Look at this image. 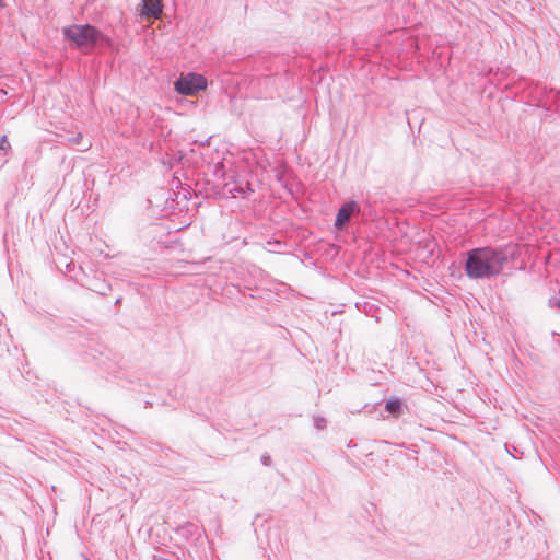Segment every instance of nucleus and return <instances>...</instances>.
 I'll return each mask as SVG.
<instances>
[{
    "label": "nucleus",
    "mask_w": 560,
    "mask_h": 560,
    "mask_svg": "<svg viewBox=\"0 0 560 560\" xmlns=\"http://www.w3.org/2000/svg\"><path fill=\"white\" fill-rule=\"evenodd\" d=\"M508 260L502 247H476L467 252L464 269L469 279H490L502 273Z\"/></svg>",
    "instance_id": "nucleus-1"
},
{
    "label": "nucleus",
    "mask_w": 560,
    "mask_h": 560,
    "mask_svg": "<svg viewBox=\"0 0 560 560\" xmlns=\"http://www.w3.org/2000/svg\"><path fill=\"white\" fill-rule=\"evenodd\" d=\"M62 36L70 47L91 52L95 48H112L113 39L95 25L71 24L62 28Z\"/></svg>",
    "instance_id": "nucleus-2"
},
{
    "label": "nucleus",
    "mask_w": 560,
    "mask_h": 560,
    "mask_svg": "<svg viewBox=\"0 0 560 560\" xmlns=\"http://www.w3.org/2000/svg\"><path fill=\"white\" fill-rule=\"evenodd\" d=\"M207 85V79L202 74L188 72L175 80L174 90L180 95L194 96L199 92L205 91Z\"/></svg>",
    "instance_id": "nucleus-3"
},
{
    "label": "nucleus",
    "mask_w": 560,
    "mask_h": 560,
    "mask_svg": "<svg viewBox=\"0 0 560 560\" xmlns=\"http://www.w3.org/2000/svg\"><path fill=\"white\" fill-rule=\"evenodd\" d=\"M253 191L247 180L231 175L222 187V194L231 198H246Z\"/></svg>",
    "instance_id": "nucleus-4"
},
{
    "label": "nucleus",
    "mask_w": 560,
    "mask_h": 560,
    "mask_svg": "<svg viewBox=\"0 0 560 560\" xmlns=\"http://www.w3.org/2000/svg\"><path fill=\"white\" fill-rule=\"evenodd\" d=\"M361 207L355 200H349L341 205L339 208L336 220L335 228L337 230H343L346 225L349 223L350 219L354 215L360 214Z\"/></svg>",
    "instance_id": "nucleus-5"
},
{
    "label": "nucleus",
    "mask_w": 560,
    "mask_h": 560,
    "mask_svg": "<svg viewBox=\"0 0 560 560\" xmlns=\"http://www.w3.org/2000/svg\"><path fill=\"white\" fill-rule=\"evenodd\" d=\"M175 532L177 536L182 537L185 540H198L202 535V528H200L196 523L192 522H186L183 525H179Z\"/></svg>",
    "instance_id": "nucleus-6"
},
{
    "label": "nucleus",
    "mask_w": 560,
    "mask_h": 560,
    "mask_svg": "<svg viewBox=\"0 0 560 560\" xmlns=\"http://www.w3.org/2000/svg\"><path fill=\"white\" fill-rule=\"evenodd\" d=\"M162 13V4L159 0H142L141 16L158 19Z\"/></svg>",
    "instance_id": "nucleus-7"
},
{
    "label": "nucleus",
    "mask_w": 560,
    "mask_h": 560,
    "mask_svg": "<svg viewBox=\"0 0 560 560\" xmlns=\"http://www.w3.org/2000/svg\"><path fill=\"white\" fill-rule=\"evenodd\" d=\"M407 406L404 404L401 398L393 396L385 402V410L394 418H399Z\"/></svg>",
    "instance_id": "nucleus-8"
},
{
    "label": "nucleus",
    "mask_w": 560,
    "mask_h": 560,
    "mask_svg": "<svg viewBox=\"0 0 560 560\" xmlns=\"http://www.w3.org/2000/svg\"><path fill=\"white\" fill-rule=\"evenodd\" d=\"M86 287L88 289L100 295H107L108 292L112 290L110 284L106 280L97 277L91 279Z\"/></svg>",
    "instance_id": "nucleus-9"
},
{
    "label": "nucleus",
    "mask_w": 560,
    "mask_h": 560,
    "mask_svg": "<svg viewBox=\"0 0 560 560\" xmlns=\"http://www.w3.org/2000/svg\"><path fill=\"white\" fill-rule=\"evenodd\" d=\"M268 250L271 253H282L285 248V244L280 240H270L267 242Z\"/></svg>",
    "instance_id": "nucleus-10"
},
{
    "label": "nucleus",
    "mask_w": 560,
    "mask_h": 560,
    "mask_svg": "<svg viewBox=\"0 0 560 560\" xmlns=\"http://www.w3.org/2000/svg\"><path fill=\"white\" fill-rule=\"evenodd\" d=\"M505 448L508 451V453L513 457V458H520L521 455L523 454L522 452L518 451L517 447L515 446H510L509 444H505Z\"/></svg>",
    "instance_id": "nucleus-11"
},
{
    "label": "nucleus",
    "mask_w": 560,
    "mask_h": 560,
    "mask_svg": "<svg viewBox=\"0 0 560 560\" xmlns=\"http://www.w3.org/2000/svg\"><path fill=\"white\" fill-rule=\"evenodd\" d=\"M314 425L316 429L322 430L326 427V420L322 417H317L314 419Z\"/></svg>",
    "instance_id": "nucleus-12"
},
{
    "label": "nucleus",
    "mask_w": 560,
    "mask_h": 560,
    "mask_svg": "<svg viewBox=\"0 0 560 560\" xmlns=\"http://www.w3.org/2000/svg\"><path fill=\"white\" fill-rule=\"evenodd\" d=\"M260 460H261L262 465H265V466H270L271 462H272L270 455H268V454H264L261 456Z\"/></svg>",
    "instance_id": "nucleus-13"
},
{
    "label": "nucleus",
    "mask_w": 560,
    "mask_h": 560,
    "mask_svg": "<svg viewBox=\"0 0 560 560\" xmlns=\"http://www.w3.org/2000/svg\"><path fill=\"white\" fill-rule=\"evenodd\" d=\"M71 143L80 144V141L82 140V135L77 133L75 136L68 139Z\"/></svg>",
    "instance_id": "nucleus-14"
},
{
    "label": "nucleus",
    "mask_w": 560,
    "mask_h": 560,
    "mask_svg": "<svg viewBox=\"0 0 560 560\" xmlns=\"http://www.w3.org/2000/svg\"><path fill=\"white\" fill-rule=\"evenodd\" d=\"M549 306L557 307V308L560 310V300L549 299Z\"/></svg>",
    "instance_id": "nucleus-15"
},
{
    "label": "nucleus",
    "mask_w": 560,
    "mask_h": 560,
    "mask_svg": "<svg viewBox=\"0 0 560 560\" xmlns=\"http://www.w3.org/2000/svg\"><path fill=\"white\" fill-rule=\"evenodd\" d=\"M373 308H374V304H372V303H368V302H366V303H364V312H365L366 314H370V312H371Z\"/></svg>",
    "instance_id": "nucleus-16"
},
{
    "label": "nucleus",
    "mask_w": 560,
    "mask_h": 560,
    "mask_svg": "<svg viewBox=\"0 0 560 560\" xmlns=\"http://www.w3.org/2000/svg\"><path fill=\"white\" fill-rule=\"evenodd\" d=\"M8 143L7 141V137L3 136L1 139H0V149H4V144Z\"/></svg>",
    "instance_id": "nucleus-17"
},
{
    "label": "nucleus",
    "mask_w": 560,
    "mask_h": 560,
    "mask_svg": "<svg viewBox=\"0 0 560 560\" xmlns=\"http://www.w3.org/2000/svg\"><path fill=\"white\" fill-rule=\"evenodd\" d=\"M71 267H74V264L72 261L67 264V269H70Z\"/></svg>",
    "instance_id": "nucleus-18"
},
{
    "label": "nucleus",
    "mask_w": 560,
    "mask_h": 560,
    "mask_svg": "<svg viewBox=\"0 0 560 560\" xmlns=\"http://www.w3.org/2000/svg\"><path fill=\"white\" fill-rule=\"evenodd\" d=\"M4 7L3 0H0V8Z\"/></svg>",
    "instance_id": "nucleus-19"
}]
</instances>
